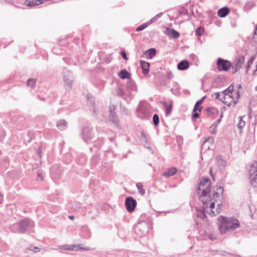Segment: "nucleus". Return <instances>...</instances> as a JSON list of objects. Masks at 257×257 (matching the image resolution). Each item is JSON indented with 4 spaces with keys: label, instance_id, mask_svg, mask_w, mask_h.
<instances>
[{
    "label": "nucleus",
    "instance_id": "5",
    "mask_svg": "<svg viewBox=\"0 0 257 257\" xmlns=\"http://www.w3.org/2000/svg\"><path fill=\"white\" fill-rule=\"evenodd\" d=\"M134 230L139 237L144 236L149 231V224L146 221H141L135 226Z\"/></svg>",
    "mask_w": 257,
    "mask_h": 257
},
{
    "label": "nucleus",
    "instance_id": "64",
    "mask_svg": "<svg viewBox=\"0 0 257 257\" xmlns=\"http://www.w3.org/2000/svg\"><path fill=\"white\" fill-rule=\"evenodd\" d=\"M253 34L257 35V25L256 26L255 29L254 30Z\"/></svg>",
    "mask_w": 257,
    "mask_h": 257
},
{
    "label": "nucleus",
    "instance_id": "49",
    "mask_svg": "<svg viewBox=\"0 0 257 257\" xmlns=\"http://www.w3.org/2000/svg\"><path fill=\"white\" fill-rule=\"evenodd\" d=\"M210 132L212 134H215L217 133V126L215 125H212L210 127Z\"/></svg>",
    "mask_w": 257,
    "mask_h": 257
},
{
    "label": "nucleus",
    "instance_id": "25",
    "mask_svg": "<svg viewBox=\"0 0 257 257\" xmlns=\"http://www.w3.org/2000/svg\"><path fill=\"white\" fill-rule=\"evenodd\" d=\"M177 172V169L175 167L169 169L167 171L163 173V176L168 177L174 175Z\"/></svg>",
    "mask_w": 257,
    "mask_h": 257
},
{
    "label": "nucleus",
    "instance_id": "2",
    "mask_svg": "<svg viewBox=\"0 0 257 257\" xmlns=\"http://www.w3.org/2000/svg\"><path fill=\"white\" fill-rule=\"evenodd\" d=\"M221 219L219 224V229L221 234L233 231L239 226V221L234 217L220 216Z\"/></svg>",
    "mask_w": 257,
    "mask_h": 257
},
{
    "label": "nucleus",
    "instance_id": "17",
    "mask_svg": "<svg viewBox=\"0 0 257 257\" xmlns=\"http://www.w3.org/2000/svg\"><path fill=\"white\" fill-rule=\"evenodd\" d=\"M109 119L113 123L117 124L118 122V118L117 116L116 113L112 110L111 107L109 108Z\"/></svg>",
    "mask_w": 257,
    "mask_h": 257
},
{
    "label": "nucleus",
    "instance_id": "4",
    "mask_svg": "<svg viewBox=\"0 0 257 257\" xmlns=\"http://www.w3.org/2000/svg\"><path fill=\"white\" fill-rule=\"evenodd\" d=\"M250 183L254 187H257V162L254 161L248 171Z\"/></svg>",
    "mask_w": 257,
    "mask_h": 257
},
{
    "label": "nucleus",
    "instance_id": "40",
    "mask_svg": "<svg viewBox=\"0 0 257 257\" xmlns=\"http://www.w3.org/2000/svg\"><path fill=\"white\" fill-rule=\"evenodd\" d=\"M36 84V80L33 78H30L27 80V85L32 87H34Z\"/></svg>",
    "mask_w": 257,
    "mask_h": 257
},
{
    "label": "nucleus",
    "instance_id": "63",
    "mask_svg": "<svg viewBox=\"0 0 257 257\" xmlns=\"http://www.w3.org/2000/svg\"><path fill=\"white\" fill-rule=\"evenodd\" d=\"M227 98H230V99H231V100L233 99V95H232V93L229 94L227 96Z\"/></svg>",
    "mask_w": 257,
    "mask_h": 257
},
{
    "label": "nucleus",
    "instance_id": "62",
    "mask_svg": "<svg viewBox=\"0 0 257 257\" xmlns=\"http://www.w3.org/2000/svg\"><path fill=\"white\" fill-rule=\"evenodd\" d=\"M38 178H40L41 181L43 180V176L41 173H38L37 175Z\"/></svg>",
    "mask_w": 257,
    "mask_h": 257
},
{
    "label": "nucleus",
    "instance_id": "19",
    "mask_svg": "<svg viewBox=\"0 0 257 257\" xmlns=\"http://www.w3.org/2000/svg\"><path fill=\"white\" fill-rule=\"evenodd\" d=\"M167 35L171 38L177 39L180 36V33L173 29L168 28Z\"/></svg>",
    "mask_w": 257,
    "mask_h": 257
},
{
    "label": "nucleus",
    "instance_id": "43",
    "mask_svg": "<svg viewBox=\"0 0 257 257\" xmlns=\"http://www.w3.org/2000/svg\"><path fill=\"white\" fill-rule=\"evenodd\" d=\"M119 105H120V111L121 112V113H123L124 115H127L128 114L127 109L125 106H122L121 102H120Z\"/></svg>",
    "mask_w": 257,
    "mask_h": 257
},
{
    "label": "nucleus",
    "instance_id": "30",
    "mask_svg": "<svg viewBox=\"0 0 257 257\" xmlns=\"http://www.w3.org/2000/svg\"><path fill=\"white\" fill-rule=\"evenodd\" d=\"M255 6V4L253 1H249L246 3L244 6L245 11H249Z\"/></svg>",
    "mask_w": 257,
    "mask_h": 257
},
{
    "label": "nucleus",
    "instance_id": "53",
    "mask_svg": "<svg viewBox=\"0 0 257 257\" xmlns=\"http://www.w3.org/2000/svg\"><path fill=\"white\" fill-rule=\"evenodd\" d=\"M80 250H91V249L90 248V247H88V246H85V247H81V246H80L79 245L78 246Z\"/></svg>",
    "mask_w": 257,
    "mask_h": 257
},
{
    "label": "nucleus",
    "instance_id": "31",
    "mask_svg": "<svg viewBox=\"0 0 257 257\" xmlns=\"http://www.w3.org/2000/svg\"><path fill=\"white\" fill-rule=\"evenodd\" d=\"M151 24L149 21H148L145 23H144V24L140 25L139 26H138L136 28V31L137 32L141 31L144 30L145 28H146L147 27H148Z\"/></svg>",
    "mask_w": 257,
    "mask_h": 257
},
{
    "label": "nucleus",
    "instance_id": "59",
    "mask_svg": "<svg viewBox=\"0 0 257 257\" xmlns=\"http://www.w3.org/2000/svg\"><path fill=\"white\" fill-rule=\"evenodd\" d=\"M221 118H218L213 124V125H215V126H217L219 123L221 122Z\"/></svg>",
    "mask_w": 257,
    "mask_h": 257
},
{
    "label": "nucleus",
    "instance_id": "22",
    "mask_svg": "<svg viewBox=\"0 0 257 257\" xmlns=\"http://www.w3.org/2000/svg\"><path fill=\"white\" fill-rule=\"evenodd\" d=\"M216 162L218 166L222 169L226 166V162L225 160L220 156H218L216 157Z\"/></svg>",
    "mask_w": 257,
    "mask_h": 257
},
{
    "label": "nucleus",
    "instance_id": "48",
    "mask_svg": "<svg viewBox=\"0 0 257 257\" xmlns=\"http://www.w3.org/2000/svg\"><path fill=\"white\" fill-rule=\"evenodd\" d=\"M221 97L220 99H222L223 101H225V99H227V96L230 94L228 92H223V91H222L221 92Z\"/></svg>",
    "mask_w": 257,
    "mask_h": 257
},
{
    "label": "nucleus",
    "instance_id": "45",
    "mask_svg": "<svg viewBox=\"0 0 257 257\" xmlns=\"http://www.w3.org/2000/svg\"><path fill=\"white\" fill-rule=\"evenodd\" d=\"M163 15L162 13H159L156 16H155L154 17L152 18L149 22L151 23V24H152L153 23L156 22L159 18H160Z\"/></svg>",
    "mask_w": 257,
    "mask_h": 257
},
{
    "label": "nucleus",
    "instance_id": "52",
    "mask_svg": "<svg viewBox=\"0 0 257 257\" xmlns=\"http://www.w3.org/2000/svg\"><path fill=\"white\" fill-rule=\"evenodd\" d=\"M173 77V74L171 71H169L167 74V78L170 80Z\"/></svg>",
    "mask_w": 257,
    "mask_h": 257
},
{
    "label": "nucleus",
    "instance_id": "50",
    "mask_svg": "<svg viewBox=\"0 0 257 257\" xmlns=\"http://www.w3.org/2000/svg\"><path fill=\"white\" fill-rule=\"evenodd\" d=\"M120 55L124 60H127L128 59L126 54L125 51H122L120 52Z\"/></svg>",
    "mask_w": 257,
    "mask_h": 257
},
{
    "label": "nucleus",
    "instance_id": "29",
    "mask_svg": "<svg viewBox=\"0 0 257 257\" xmlns=\"http://www.w3.org/2000/svg\"><path fill=\"white\" fill-rule=\"evenodd\" d=\"M76 246H70L68 244H64L62 245H59L58 246L59 249H64V250H77V249H74V247H76Z\"/></svg>",
    "mask_w": 257,
    "mask_h": 257
},
{
    "label": "nucleus",
    "instance_id": "6",
    "mask_svg": "<svg viewBox=\"0 0 257 257\" xmlns=\"http://www.w3.org/2000/svg\"><path fill=\"white\" fill-rule=\"evenodd\" d=\"M216 64L219 71H227L232 66L230 61L220 57L217 59Z\"/></svg>",
    "mask_w": 257,
    "mask_h": 257
},
{
    "label": "nucleus",
    "instance_id": "61",
    "mask_svg": "<svg viewBox=\"0 0 257 257\" xmlns=\"http://www.w3.org/2000/svg\"><path fill=\"white\" fill-rule=\"evenodd\" d=\"M236 98L238 99H239L240 98V92L239 90H238L236 92Z\"/></svg>",
    "mask_w": 257,
    "mask_h": 257
},
{
    "label": "nucleus",
    "instance_id": "11",
    "mask_svg": "<svg viewBox=\"0 0 257 257\" xmlns=\"http://www.w3.org/2000/svg\"><path fill=\"white\" fill-rule=\"evenodd\" d=\"M244 56L242 55L234 61L231 66L232 69L234 70L232 72L233 74L235 73L242 67L241 65L244 64Z\"/></svg>",
    "mask_w": 257,
    "mask_h": 257
},
{
    "label": "nucleus",
    "instance_id": "39",
    "mask_svg": "<svg viewBox=\"0 0 257 257\" xmlns=\"http://www.w3.org/2000/svg\"><path fill=\"white\" fill-rule=\"evenodd\" d=\"M239 122L237 124V127L239 130L241 131V130L243 127V126L245 125V122L242 120V118L241 116L239 117Z\"/></svg>",
    "mask_w": 257,
    "mask_h": 257
},
{
    "label": "nucleus",
    "instance_id": "20",
    "mask_svg": "<svg viewBox=\"0 0 257 257\" xmlns=\"http://www.w3.org/2000/svg\"><path fill=\"white\" fill-rule=\"evenodd\" d=\"M41 4L42 2L39 0H26L25 2V5L30 7H33Z\"/></svg>",
    "mask_w": 257,
    "mask_h": 257
},
{
    "label": "nucleus",
    "instance_id": "36",
    "mask_svg": "<svg viewBox=\"0 0 257 257\" xmlns=\"http://www.w3.org/2000/svg\"><path fill=\"white\" fill-rule=\"evenodd\" d=\"M207 143H208L209 144L212 145L214 143V138L212 137H209L207 138H205L202 145L203 147Z\"/></svg>",
    "mask_w": 257,
    "mask_h": 257
},
{
    "label": "nucleus",
    "instance_id": "18",
    "mask_svg": "<svg viewBox=\"0 0 257 257\" xmlns=\"http://www.w3.org/2000/svg\"><path fill=\"white\" fill-rule=\"evenodd\" d=\"M156 49L154 48H151L145 52L144 54L146 55L148 59H152L156 55Z\"/></svg>",
    "mask_w": 257,
    "mask_h": 257
},
{
    "label": "nucleus",
    "instance_id": "10",
    "mask_svg": "<svg viewBox=\"0 0 257 257\" xmlns=\"http://www.w3.org/2000/svg\"><path fill=\"white\" fill-rule=\"evenodd\" d=\"M116 95L129 103L132 100L131 93L125 91L123 88L118 87L116 90Z\"/></svg>",
    "mask_w": 257,
    "mask_h": 257
},
{
    "label": "nucleus",
    "instance_id": "7",
    "mask_svg": "<svg viewBox=\"0 0 257 257\" xmlns=\"http://www.w3.org/2000/svg\"><path fill=\"white\" fill-rule=\"evenodd\" d=\"M18 223L19 227H20V233L21 234L24 233L28 228L33 226L34 224L33 221L28 218L20 221Z\"/></svg>",
    "mask_w": 257,
    "mask_h": 257
},
{
    "label": "nucleus",
    "instance_id": "60",
    "mask_svg": "<svg viewBox=\"0 0 257 257\" xmlns=\"http://www.w3.org/2000/svg\"><path fill=\"white\" fill-rule=\"evenodd\" d=\"M256 123H257V115H255L254 116V122L252 124V125H255L256 124Z\"/></svg>",
    "mask_w": 257,
    "mask_h": 257
},
{
    "label": "nucleus",
    "instance_id": "16",
    "mask_svg": "<svg viewBox=\"0 0 257 257\" xmlns=\"http://www.w3.org/2000/svg\"><path fill=\"white\" fill-rule=\"evenodd\" d=\"M189 67V63L186 60L180 61L177 65V68L180 70H185Z\"/></svg>",
    "mask_w": 257,
    "mask_h": 257
},
{
    "label": "nucleus",
    "instance_id": "15",
    "mask_svg": "<svg viewBox=\"0 0 257 257\" xmlns=\"http://www.w3.org/2000/svg\"><path fill=\"white\" fill-rule=\"evenodd\" d=\"M229 11L228 7H224L218 10L217 15L220 18H224L229 14Z\"/></svg>",
    "mask_w": 257,
    "mask_h": 257
},
{
    "label": "nucleus",
    "instance_id": "14",
    "mask_svg": "<svg viewBox=\"0 0 257 257\" xmlns=\"http://www.w3.org/2000/svg\"><path fill=\"white\" fill-rule=\"evenodd\" d=\"M137 111H138V116L141 118H144L148 114V110L146 108L144 107L143 106H139Z\"/></svg>",
    "mask_w": 257,
    "mask_h": 257
},
{
    "label": "nucleus",
    "instance_id": "57",
    "mask_svg": "<svg viewBox=\"0 0 257 257\" xmlns=\"http://www.w3.org/2000/svg\"><path fill=\"white\" fill-rule=\"evenodd\" d=\"M208 237L211 240H213L215 239V237L214 236V235L212 233H209L208 235Z\"/></svg>",
    "mask_w": 257,
    "mask_h": 257
},
{
    "label": "nucleus",
    "instance_id": "34",
    "mask_svg": "<svg viewBox=\"0 0 257 257\" xmlns=\"http://www.w3.org/2000/svg\"><path fill=\"white\" fill-rule=\"evenodd\" d=\"M255 57L254 56H251L249 59L248 60L247 65L246 66V73L248 72V70L249 69L251 65L252 64Z\"/></svg>",
    "mask_w": 257,
    "mask_h": 257
},
{
    "label": "nucleus",
    "instance_id": "44",
    "mask_svg": "<svg viewBox=\"0 0 257 257\" xmlns=\"http://www.w3.org/2000/svg\"><path fill=\"white\" fill-rule=\"evenodd\" d=\"M206 111L208 113V114L213 115L214 112L212 111V110H214L216 112H218V110L217 109H215L214 107H208L205 109Z\"/></svg>",
    "mask_w": 257,
    "mask_h": 257
},
{
    "label": "nucleus",
    "instance_id": "33",
    "mask_svg": "<svg viewBox=\"0 0 257 257\" xmlns=\"http://www.w3.org/2000/svg\"><path fill=\"white\" fill-rule=\"evenodd\" d=\"M137 187L139 190V192L142 195L145 194V190L143 189V185L142 183H137L136 184Z\"/></svg>",
    "mask_w": 257,
    "mask_h": 257
},
{
    "label": "nucleus",
    "instance_id": "27",
    "mask_svg": "<svg viewBox=\"0 0 257 257\" xmlns=\"http://www.w3.org/2000/svg\"><path fill=\"white\" fill-rule=\"evenodd\" d=\"M10 230L12 232L20 233V227H19V223H17L11 225Z\"/></svg>",
    "mask_w": 257,
    "mask_h": 257
},
{
    "label": "nucleus",
    "instance_id": "9",
    "mask_svg": "<svg viewBox=\"0 0 257 257\" xmlns=\"http://www.w3.org/2000/svg\"><path fill=\"white\" fill-rule=\"evenodd\" d=\"M92 129L89 126H84L82 128V137L85 142L88 143L92 139Z\"/></svg>",
    "mask_w": 257,
    "mask_h": 257
},
{
    "label": "nucleus",
    "instance_id": "26",
    "mask_svg": "<svg viewBox=\"0 0 257 257\" xmlns=\"http://www.w3.org/2000/svg\"><path fill=\"white\" fill-rule=\"evenodd\" d=\"M87 104L88 105H91L92 106V108L91 109L93 111V114L95 113L96 112V108L95 107V103L92 97H90L89 95H88L87 96Z\"/></svg>",
    "mask_w": 257,
    "mask_h": 257
},
{
    "label": "nucleus",
    "instance_id": "47",
    "mask_svg": "<svg viewBox=\"0 0 257 257\" xmlns=\"http://www.w3.org/2000/svg\"><path fill=\"white\" fill-rule=\"evenodd\" d=\"M196 110H193L192 115V119L194 121L197 118L199 117V114L196 112Z\"/></svg>",
    "mask_w": 257,
    "mask_h": 257
},
{
    "label": "nucleus",
    "instance_id": "12",
    "mask_svg": "<svg viewBox=\"0 0 257 257\" xmlns=\"http://www.w3.org/2000/svg\"><path fill=\"white\" fill-rule=\"evenodd\" d=\"M140 63L142 69L143 73L144 75L148 74L150 70V63L143 60H141Z\"/></svg>",
    "mask_w": 257,
    "mask_h": 257
},
{
    "label": "nucleus",
    "instance_id": "13",
    "mask_svg": "<svg viewBox=\"0 0 257 257\" xmlns=\"http://www.w3.org/2000/svg\"><path fill=\"white\" fill-rule=\"evenodd\" d=\"M117 75L121 79H127L128 80L131 78V74L125 69H123L118 72Z\"/></svg>",
    "mask_w": 257,
    "mask_h": 257
},
{
    "label": "nucleus",
    "instance_id": "58",
    "mask_svg": "<svg viewBox=\"0 0 257 257\" xmlns=\"http://www.w3.org/2000/svg\"><path fill=\"white\" fill-rule=\"evenodd\" d=\"M216 190H221V194L222 195L223 193L224 189L221 186H216Z\"/></svg>",
    "mask_w": 257,
    "mask_h": 257
},
{
    "label": "nucleus",
    "instance_id": "46",
    "mask_svg": "<svg viewBox=\"0 0 257 257\" xmlns=\"http://www.w3.org/2000/svg\"><path fill=\"white\" fill-rule=\"evenodd\" d=\"M29 249L30 250H32L35 252H37L40 251V249L38 247L34 246L33 245H31L29 246Z\"/></svg>",
    "mask_w": 257,
    "mask_h": 257
},
{
    "label": "nucleus",
    "instance_id": "24",
    "mask_svg": "<svg viewBox=\"0 0 257 257\" xmlns=\"http://www.w3.org/2000/svg\"><path fill=\"white\" fill-rule=\"evenodd\" d=\"M196 215L197 216L201 218L202 219H204L207 217L205 212V209L204 208H202L201 209H196Z\"/></svg>",
    "mask_w": 257,
    "mask_h": 257
},
{
    "label": "nucleus",
    "instance_id": "23",
    "mask_svg": "<svg viewBox=\"0 0 257 257\" xmlns=\"http://www.w3.org/2000/svg\"><path fill=\"white\" fill-rule=\"evenodd\" d=\"M67 126V122L64 119H60L57 122V126L61 131L65 130Z\"/></svg>",
    "mask_w": 257,
    "mask_h": 257
},
{
    "label": "nucleus",
    "instance_id": "41",
    "mask_svg": "<svg viewBox=\"0 0 257 257\" xmlns=\"http://www.w3.org/2000/svg\"><path fill=\"white\" fill-rule=\"evenodd\" d=\"M234 91V86L232 84H230L226 89L223 90V92H228L229 93H232Z\"/></svg>",
    "mask_w": 257,
    "mask_h": 257
},
{
    "label": "nucleus",
    "instance_id": "32",
    "mask_svg": "<svg viewBox=\"0 0 257 257\" xmlns=\"http://www.w3.org/2000/svg\"><path fill=\"white\" fill-rule=\"evenodd\" d=\"M205 97H206V96H204L201 99L198 100L196 102V103L194 107V110H198L200 112L201 111L202 107L200 106H198V104H200Z\"/></svg>",
    "mask_w": 257,
    "mask_h": 257
},
{
    "label": "nucleus",
    "instance_id": "37",
    "mask_svg": "<svg viewBox=\"0 0 257 257\" xmlns=\"http://www.w3.org/2000/svg\"><path fill=\"white\" fill-rule=\"evenodd\" d=\"M164 104L166 106V115H169L172 111V104H170L169 105H167V102H164Z\"/></svg>",
    "mask_w": 257,
    "mask_h": 257
},
{
    "label": "nucleus",
    "instance_id": "21",
    "mask_svg": "<svg viewBox=\"0 0 257 257\" xmlns=\"http://www.w3.org/2000/svg\"><path fill=\"white\" fill-rule=\"evenodd\" d=\"M126 85L127 87L132 91H137V87L136 83L134 80L131 79V78L128 80Z\"/></svg>",
    "mask_w": 257,
    "mask_h": 257
},
{
    "label": "nucleus",
    "instance_id": "28",
    "mask_svg": "<svg viewBox=\"0 0 257 257\" xmlns=\"http://www.w3.org/2000/svg\"><path fill=\"white\" fill-rule=\"evenodd\" d=\"M225 81L226 78L224 76H219L214 79V82L220 85Z\"/></svg>",
    "mask_w": 257,
    "mask_h": 257
},
{
    "label": "nucleus",
    "instance_id": "1",
    "mask_svg": "<svg viewBox=\"0 0 257 257\" xmlns=\"http://www.w3.org/2000/svg\"><path fill=\"white\" fill-rule=\"evenodd\" d=\"M210 179L207 178L201 179L197 191H201V193L197 192V194L199 200L202 202L203 205H207L209 202H210L209 205L210 211H208L207 213L209 215L212 214V216H215L220 213V206L222 205V204L220 202L217 204L218 208L216 209V212L213 210V209L215 207V202L220 200V196L217 191L214 190H213L212 195H210Z\"/></svg>",
    "mask_w": 257,
    "mask_h": 257
},
{
    "label": "nucleus",
    "instance_id": "55",
    "mask_svg": "<svg viewBox=\"0 0 257 257\" xmlns=\"http://www.w3.org/2000/svg\"><path fill=\"white\" fill-rule=\"evenodd\" d=\"M214 95L215 96V99H219L221 98L220 96H221V92H215Z\"/></svg>",
    "mask_w": 257,
    "mask_h": 257
},
{
    "label": "nucleus",
    "instance_id": "51",
    "mask_svg": "<svg viewBox=\"0 0 257 257\" xmlns=\"http://www.w3.org/2000/svg\"><path fill=\"white\" fill-rule=\"evenodd\" d=\"M220 101H221L223 103L226 104L227 106H230L231 105V101H228L226 100V99H225V101H223L222 99H220Z\"/></svg>",
    "mask_w": 257,
    "mask_h": 257
},
{
    "label": "nucleus",
    "instance_id": "38",
    "mask_svg": "<svg viewBox=\"0 0 257 257\" xmlns=\"http://www.w3.org/2000/svg\"><path fill=\"white\" fill-rule=\"evenodd\" d=\"M153 121L155 126L158 125L159 123V117L157 114H155L153 117Z\"/></svg>",
    "mask_w": 257,
    "mask_h": 257
},
{
    "label": "nucleus",
    "instance_id": "8",
    "mask_svg": "<svg viewBox=\"0 0 257 257\" xmlns=\"http://www.w3.org/2000/svg\"><path fill=\"white\" fill-rule=\"evenodd\" d=\"M137 202L136 199H135L132 196H128L125 198V206L126 210L129 212H132L134 211Z\"/></svg>",
    "mask_w": 257,
    "mask_h": 257
},
{
    "label": "nucleus",
    "instance_id": "56",
    "mask_svg": "<svg viewBox=\"0 0 257 257\" xmlns=\"http://www.w3.org/2000/svg\"><path fill=\"white\" fill-rule=\"evenodd\" d=\"M238 100H239V99H238L236 97H235V99L233 98V99L231 100V102H233V107L235 106L236 104H237V103L238 101Z\"/></svg>",
    "mask_w": 257,
    "mask_h": 257
},
{
    "label": "nucleus",
    "instance_id": "54",
    "mask_svg": "<svg viewBox=\"0 0 257 257\" xmlns=\"http://www.w3.org/2000/svg\"><path fill=\"white\" fill-rule=\"evenodd\" d=\"M37 154L40 158H41L42 155V151L41 148H39L37 150Z\"/></svg>",
    "mask_w": 257,
    "mask_h": 257
},
{
    "label": "nucleus",
    "instance_id": "3",
    "mask_svg": "<svg viewBox=\"0 0 257 257\" xmlns=\"http://www.w3.org/2000/svg\"><path fill=\"white\" fill-rule=\"evenodd\" d=\"M62 76L64 84V87L67 90H70L72 88L74 77L73 73L66 68L63 69Z\"/></svg>",
    "mask_w": 257,
    "mask_h": 257
},
{
    "label": "nucleus",
    "instance_id": "42",
    "mask_svg": "<svg viewBox=\"0 0 257 257\" xmlns=\"http://www.w3.org/2000/svg\"><path fill=\"white\" fill-rule=\"evenodd\" d=\"M140 139L142 143H144V144H148L147 139L143 132L141 133Z\"/></svg>",
    "mask_w": 257,
    "mask_h": 257
},
{
    "label": "nucleus",
    "instance_id": "35",
    "mask_svg": "<svg viewBox=\"0 0 257 257\" xmlns=\"http://www.w3.org/2000/svg\"><path fill=\"white\" fill-rule=\"evenodd\" d=\"M204 32V29L203 27H200L197 28L195 30V34L198 37L201 36Z\"/></svg>",
    "mask_w": 257,
    "mask_h": 257
}]
</instances>
